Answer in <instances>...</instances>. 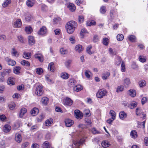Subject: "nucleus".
I'll use <instances>...</instances> for the list:
<instances>
[{
	"instance_id": "nucleus-1",
	"label": "nucleus",
	"mask_w": 148,
	"mask_h": 148,
	"mask_svg": "<svg viewBox=\"0 0 148 148\" xmlns=\"http://www.w3.org/2000/svg\"><path fill=\"white\" fill-rule=\"evenodd\" d=\"M77 26V23L73 21L68 22L66 25V28L67 32L69 34L73 33L75 28Z\"/></svg>"
},
{
	"instance_id": "nucleus-2",
	"label": "nucleus",
	"mask_w": 148,
	"mask_h": 148,
	"mask_svg": "<svg viewBox=\"0 0 148 148\" xmlns=\"http://www.w3.org/2000/svg\"><path fill=\"white\" fill-rule=\"evenodd\" d=\"M43 89V87L41 85L39 84L37 86L35 91L36 94L38 96L42 95L44 93Z\"/></svg>"
},
{
	"instance_id": "nucleus-3",
	"label": "nucleus",
	"mask_w": 148,
	"mask_h": 148,
	"mask_svg": "<svg viewBox=\"0 0 148 148\" xmlns=\"http://www.w3.org/2000/svg\"><path fill=\"white\" fill-rule=\"evenodd\" d=\"M107 92L105 90L101 89L97 93L96 96L97 97L101 98L106 95Z\"/></svg>"
},
{
	"instance_id": "nucleus-4",
	"label": "nucleus",
	"mask_w": 148,
	"mask_h": 148,
	"mask_svg": "<svg viewBox=\"0 0 148 148\" xmlns=\"http://www.w3.org/2000/svg\"><path fill=\"white\" fill-rule=\"evenodd\" d=\"M76 81L74 79H70L68 82V85L70 87L73 88L76 86Z\"/></svg>"
},
{
	"instance_id": "nucleus-5",
	"label": "nucleus",
	"mask_w": 148,
	"mask_h": 148,
	"mask_svg": "<svg viewBox=\"0 0 148 148\" xmlns=\"http://www.w3.org/2000/svg\"><path fill=\"white\" fill-rule=\"evenodd\" d=\"M74 114L75 117L78 119H81L83 117L82 113L79 110H75L74 112Z\"/></svg>"
},
{
	"instance_id": "nucleus-6",
	"label": "nucleus",
	"mask_w": 148,
	"mask_h": 148,
	"mask_svg": "<svg viewBox=\"0 0 148 148\" xmlns=\"http://www.w3.org/2000/svg\"><path fill=\"white\" fill-rule=\"evenodd\" d=\"M66 126V127H70L74 124V121L69 119H66L65 121Z\"/></svg>"
},
{
	"instance_id": "nucleus-7",
	"label": "nucleus",
	"mask_w": 148,
	"mask_h": 148,
	"mask_svg": "<svg viewBox=\"0 0 148 148\" xmlns=\"http://www.w3.org/2000/svg\"><path fill=\"white\" fill-rule=\"evenodd\" d=\"M64 101V103L65 105L68 106L72 105L73 102V101L68 97H66Z\"/></svg>"
},
{
	"instance_id": "nucleus-8",
	"label": "nucleus",
	"mask_w": 148,
	"mask_h": 148,
	"mask_svg": "<svg viewBox=\"0 0 148 148\" xmlns=\"http://www.w3.org/2000/svg\"><path fill=\"white\" fill-rule=\"evenodd\" d=\"M5 60L7 62L8 64L9 65L13 66L16 64V62L15 61L11 60L8 57L6 58Z\"/></svg>"
},
{
	"instance_id": "nucleus-9",
	"label": "nucleus",
	"mask_w": 148,
	"mask_h": 148,
	"mask_svg": "<svg viewBox=\"0 0 148 148\" xmlns=\"http://www.w3.org/2000/svg\"><path fill=\"white\" fill-rule=\"evenodd\" d=\"M47 31L46 28L45 27L43 26L40 28L38 33L39 34L42 35L45 34L46 33Z\"/></svg>"
},
{
	"instance_id": "nucleus-10",
	"label": "nucleus",
	"mask_w": 148,
	"mask_h": 148,
	"mask_svg": "<svg viewBox=\"0 0 148 148\" xmlns=\"http://www.w3.org/2000/svg\"><path fill=\"white\" fill-rule=\"evenodd\" d=\"M11 71V70L10 69L3 70L2 72H1L2 77H4L6 75L8 74Z\"/></svg>"
},
{
	"instance_id": "nucleus-11",
	"label": "nucleus",
	"mask_w": 148,
	"mask_h": 148,
	"mask_svg": "<svg viewBox=\"0 0 148 148\" xmlns=\"http://www.w3.org/2000/svg\"><path fill=\"white\" fill-rule=\"evenodd\" d=\"M21 24L22 23L21 19H18L14 23V27H19L21 26Z\"/></svg>"
},
{
	"instance_id": "nucleus-12",
	"label": "nucleus",
	"mask_w": 148,
	"mask_h": 148,
	"mask_svg": "<svg viewBox=\"0 0 148 148\" xmlns=\"http://www.w3.org/2000/svg\"><path fill=\"white\" fill-rule=\"evenodd\" d=\"M11 129V127L9 125L6 124L4 125L3 130L4 132L7 133L9 132Z\"/></svg>"
},
{
	"instance_id": "nucleus-13",
	"label": "nucleus",
	"mask_w": 148,
	"mask_h": 148,
	"mask_svg": "<svg viewBox=\"0 0 148 148\" xmlns=\"http://www.w3.org/2000/svg\"><path fill=\"white\" fill-rule=\"evenodd\" d=\"M81 144V141H73V144L71 145V147L72 148H77V147L76 146H78L79 145H80Z\"/></svg>"
},
{
	"instance_id": "nucleus-14",
	"label": "nucleus",
	"mask_w": 148,
	"mask_h": 148,
	"mask_svg": "<svg viewBox=\"0 0 148 148\" xmlns=\"http://www.w3.org/2000/svg\"><path fill=\"white\" fill-rule=\"evenodd\" d=\"M28 42L29 45H33L35 43V41L34 37L32 36H30L28 37Z\"/></svg>"
},
{
	"instance_id": "nucleus-15",
	"label": "nucleus",
	"mask_w": 148,
	"mask_h": 148,
	"mask_svg": "<svg viewBox=\"0 0 148 148\" xmlns=\"http://www.w3.org/2000/svg\"><path fill=\"white\" fill-rule=\"evenodd\" d=\"M75 50L79 53H81L83 51L82 46L80 45H77L75 48Z\"/></svg>"
},
{
	"instance_id": "nucleus-16",
	"label": "nucleus",
	"mask_w": 148,
	"mask_h": 148,
	"mask_svg": "<svg viewBox=\"0 0 148 148\" xmlns=\"http://www.w3.org/2000/svg\"><path fill=\"white\" fill-rule=\"evenodd\" d=\"M54 64L53 62L50 63L48 66V69L49 70L52 72H53L55 70V68L54 66Z\"/></svg>"
},
{
	"instance_id": "nucleus-17",
	"label": "nucleus",
	"mask_w": 148,
	"mask_h": 148,
	"mask_svg": "<svg viewBox=\"0 0 148 148\" xmlns=\"http://www.w3.org/2000/svg\"><path fill=\"white\" fill-rule=\"evenodd\" d=\"M34 57L36 59H38L40 62H42L43 60V57L42 55L40 54H35L34 55Z\"/></svg>"
},
{
	"instance_id": "nucleus-18",
	"label": "nucleus",
	"mask_w": 148,
	"mask_h": 148,
	"mask_svg": "<svg viewBox=\"0 0 148 148\" xmlns=\"http://www.w3.org/2000/svg\"><path fill=\"white\" fill-rule=\"evenodd\" d=\"M39 110L36 108H34L31 112V114L33 116L36 115L38 113Z\"/></svg>"
},
{
	"instance_id": "nucleus-19",
	"label": "nucleus",
	"mask_w": 148,
	"mask_h": 148,
	"mask_svg": "<svg viewBox=\"0 0 148 148\" xmlns=\"http://www.w3.org/2000/svg\"><path fill=\"white\" fill-rule=\"evenodd\" d=\"M27 112V110L25 108H22L20 110L19 116L20 118H22L25 114Z\"/></svg>"
},
{
	"instance_id": "nucleus-20",
	"label": "nucleus",
	"mask_w": 148,
	"mask_h": 148,
	"mask_svg": "<svg viewBox=\"0 0 148 148\" xmlns=\"http://www.w3.org/2000/svg\"><path fill=\"white\" fill-rule=\"evenodd\" d=\"M23 56L24 58L28 59L31 57V53L25 51L23 54Z\"/></svg>"
},
{
	"instance_id": "nucleus-21",
	"label": "nucleus",
	"mask_w": 148,
	"mask_h": 148,
	"mask_svg": "<svg viewBox=\"0 0 148 148\" xmlns=\"http://www.w3.org/2000/svg\"><path fill=\"white\" fill-rule=\"evenodd\" d=\"M128 93L130 95L133 97H135L136 94V91L132 89L129 90L128 91Z\"/></svg>"
},
{
	"instance_id": "nucleus-22",
	"label": "nucleus",
	"mask_w": 148,
	"mask_h": 148,
	"mask_svg": "<svg viewBox=\"0 0 148 148\" xmlns=\"http://www.w3.org/2000/svg\"><path fill=\"white\" fill-rule=\"evenodd\" d=\"M130 84V82L129 78H126L124 80V85L126 88Z\"/></svg>"
},
{
	"instance_id": "nucleus-23",
	"label": "nucleus",
	"mask_w": 148,
	"mask_h": 148,
	"mask_svg": "<svg viewBox=\"0 0 148 148\" xmlns=\"http://www.w3.org/2000/svg\"><path fill=\"white\" fill-rule=\"evenodd\" d=\"M68 8L72 12L75 11L76 8L75 6L72 3L69 4L68 6Z\"/></svg>"
},
{
	"instance_id": "nucleus-24",
	"label": "nucleus",
	"mask_w": 148,
	"mask_h": 148,
	"mask_svg": "<svg viewBox=\"0 0 148 148\" xmlns=\"http://www.w3.org/2000/svg\"><path fill=\"white\" fill-rule=\"evenodd\" d=\"M34 0H28L26 2L27 5L29 7H32L34 5Z\"/></svg>"
},
{
	"instance_id": "nucleus-25",
	"label": "nucleus",
	"mask_w": 148,
	"mask_h": 148,
	"mask_svg": "<svg viewBox=\"0 0 148 148\" xmlns=\"http://www.w3.org/2000/svg\"><path fill=\"white\" fill-rule=\"evenodd\" d=\"M8 83L9 85H13L14 84L15 82L14 79L13 77H10L8 80Z\"/></svg>"
},
{
	"instance_id": "nucleus-26",
	"label": "nucleus",
	"mask_w": 148,
	"mask_h": 148,
	"mask_svg": "<svg viewBox=\"0 0 148 148\" xmlns=\"http://www.w3.org/2000/svg\"><path fill=\"white\" fill-rule=\"evenodd\" d=\"M127 114L123 111L119 113V116L121 119H123L127 117Z\"/></svg>"
},
{
	"instance_id": "nucleus-27",
	"label": "nucleus",
	"mask_w": 148,
	"mask_h": 148,
	"mask_svg": "<svg viewBox=\"0 0 148 148\" xmlns=\"http://www.w3.org/2000/svg\"><path fill=\"white\" fill-rule=\"evenodd\" d=\"M61 77L64 79H67L69 77V75L66 72L62 73L61 74Z\"/></svg>"
},
{
	"instance_id": "nucleus-28",
	"label": "nucleus",
	"mask_w": 148,
	"mask_h": 148,
	"mask_svg": "<svg viewBox=\"0 0 148 148\" xmlns=\"http://www.w3.org/2000/svg\"><path fill=\"white\" fill-rule=\"evenodd\" d=\"M83 89L82 87L80 85H76L73 88L74 90L77 92L81 91Z\"/></svg>"
},
{
	"instance_id": "nucleus-29",
	"label": "nucleus",
	"mask_w": 148,
	"mask_h": 148,
	"mask_svg": "<svg viewBox=\"0 0 148 148\" xmlns=\"http://www.w3.org/2000/svg\"><path fill=\"white\" fill-rule=\"evenodd\" d=\"M41 102L45 105H46L49 102V99L46 97H43L42 99Z\"/></svg>"
},
{
	"instance_id": "nucleus-30",
	"label": "nucleus",
	"mask_w": 148,
	"mask_h": 148,
	"mask_svg": "<svg viewBox=\"0 0 148 148\" xmlns=\"http://www.w3.org/2000/svg\"><path fill=\"white\" fill-rule=\"evenodd\" d=\"M96 24V22L93 20L91 21L88 22L86 23V25L87 26H90L92 25H95Z\"/></svg>"
},
{
	"instance_id": "nucleus-31",
	"label": "nucleus",
	"mask_w": 148,
	"mask_h": 148,
	"mask_svg": "<svg viewBox=\"0 0 148 148\" xmlns=\"http://www.w3.org/2000/svg\"><path fill=\"white\" fill-rule=\"evenodd\" d=\"M42 148H49L50 147V144L47 141L45 142L42 145Z\"/></svg>"
},
{
	"instance_id": "nucleus-32",
	"label": "nucleus",
	"mask_w": 148,
	"mask_h": 148,
	"mask_svg": "<svg viewBox=\"0 0 148 148\" xmlns=\"http://www.w3.org/2000/svg\"><path fill=\"white\" fill-rule=\"evenodd\" d=\"M25 30L26 32L28 34L31 33L32 31V29L30 26L26 27L25 28Z\"/></svg>"
},
{
	"instance_id": "nucleus-33",
	"label": "nucleus",
	"mask_w": 148,
	"mask_h": 148,
	"mask_svg": "<svg viewBox=\"0 0 148 148\" xmlns=\"http://www.w3.org/2000/svg\"><path fill=\"white\" fill-rule=\"evenodd\" d=\"M15 140L18 143L21 142L22 140L21 135L20 134H18L16 136Z\"/></svg>"
},
{
	"instance_id": "nucleus-34",
	"label": "nucleus",
	"mask_w": 148,
	"mask_h": 148,
	"mask_svg": "<svg viewBox=\"0 0 148 148\" xmlns=\"http://www.w3.org/2000/svg\"><path fill=\"white\" fill-rule=\"evenodd\" d=\"M53 122V119H49L45 121V125L46 126H49Z\"/></svg>"
},
{
	"instance_id": "nucleus-35",
	"label": "nucleus",
	"mask_w": 148,
	"mask_h": 148,
	"mask_svg": "<svg viewBox=\"0 0 148 148\" xmlns=\"http://www.w3.org/2000/svg\"><path fill=\"white\" fill-rule=\"evenodd\" d=\"M132 137L133 138H136L137 137V132L135 130L132 131L130 133Z\"/></svg>"
},
{
	"instance_id": "nucleus-36",
	"label": "nucleus",
	"mask_w": 148,
	"mask_h": 148,
	"mask_svg": "<svg viewBox=\"0 0 148 148\" xmlns=\"http://www.w3.org/2000/svg\"><path fill=\"white\" fill-rule=\"evenodd\" d=\"M110 114L112 116L111 118L113 119V120L115 119L116 113L113 110H111L110 111Z\"/></svg>"
},
{
	"instance_id": "nucleus-37",
	"label": "nucleus",
	"mask_w": 148,
	"mask_h": 148,
	"mask_svg": "<svg viewBox=\"0 0 148 148\" xmlns=\"http://www.w3.org/2000/svg\"><path fill=\"white\" fill-rule=\"evenodd\" d=\"M110 75V73L108 72L103 74L102 77L103 80H106Z\"/></svg>"
},
{
	"instance_id": "nucleus-38",
	"label": "nucleus",
	"mask_w": 148,
	"mask_h": 148,
	"mask_svg": "<svg viewBox=\"0 0 148 148\" xmlns=\"http://www.w3.org/2000/svg\"><path fill=\"white\" fill-rule=\"evenodd\" d=\"M21 64L22 65L26 66H29L30 65L28 61L25 60H23L21 61Z\"/></svg>"
},
{
	"instance_id": "nucleus-39",
	"label": "nucleus",
	"mask_w": 148,
	"mask_h": 148,
	"mask_svg": "<svg viewBox=\"0 0 148 148\" xmlns=\"http://www.w3.org/2000/svg\"><path fill=\"white\" fill-rule=\"evenodd\" d=\"M101 145L103 147L106 148L110 146V144L108 143L107 141H106L102 142Z\"/></svg>"
},
{
	"instance_id": "nucleus-40",
	"label": "nucleus",
	"mask_w": 148,
	"mask_h": 148,
	"mask_svg": "<svg viewBox=\"0 0 148 148\" xmlns=\"http://www.w3.org/2000/svg\"><path fill=\"white\" fill-rule=\"evenodd\" d=\"M116 38L118 40L121 41L123 39L124 36L123 34H118L116 36Z\"/></svg>"
},
{
	"instance_id": "nucleus-41",
	"label": "nucleus",
	"mask_w": 148,
	"mask_h": 148,
	"mask_svg": "<svg viewBox=\"0 0 148 148\" xmlns=\"http://www.w3.org/2000/svg\"><path fill=\"white\" fill-rule=\"evenodd\" d=\"M11 2V0H5V1L4 3L3 4V6L4 7H5L8 4H10Z\"/></svg>"
},
{
	"instance_id": "nucleus-42",
	"label": "nucleus",
	"mask_w": 148,
	"mask_h": 148,
	"mask_svg": "<svg viewBox=\"0 0 148 148\" xmlns=\"http://www.w3.org/2000/svg\"><path fill=\"white\" fill-rule=\"evenodd\" d=\"M138 84L140 87H143L145 86L146 84L145 81L144 80H142L139 82Z\"/></svg>"
},
{
	"instance_id": "nucleus-43",
	"label": "nucleus",
	"mask_w": 148,
	"mask_h": 148,
	"mask_svg": "<svg viewBox=\"0 0 148 148\" xmlns=\"http://www.w3.org/2000/svg\"><path fill=\"white\" fill-rule=\"evenodd\" d=\"M137 105V103L136 102L132 103H131L129 105L128 107L131 109H133L136 107Z\"/></svg>"
},
{
	"instance_id": "nucleus-44",
	"label": "nucleus",
	"mask_w": 148,
	"mask_h": 148,
	"mask_svg": "<svg viewBox=\"0 0 148 148\" xmlns=\"http://www.w3.org/2000/svg\"><path fill=\"white\" fill-rule=\"evenodd\" d=\"M128 38L130 41L132 42H134L136 40V38L134 35H131L129 36Z\"/></svg>"
},
{
	"instance_id": "nucleus-45",
	"label": "nucleus",
	"mask_w": 148,
	"mask_h": 148,
	"mask_svg": "<svg viewBox=\"0 0 148 148\" xmlns=\"http://www.w3.org/2000/svg\"><path fill=\"white\" fill-rule=\"evenodd\" d=\"M20 69V67L19 66H15L14 69V73L16 74L19 73V70Z\"/></svg>"
},
{
	"instance_id": "nucleus-46",
	"label": "nucleus",
	"mask_w": 148,
	"mask_h": 148,
	"mask_svg": "<svg viewBox=\"0 0 148 148\" xmlns=\"http://www.w3.org/2000/svg\"><path fill=\"white\" fill-rule=\"evenodd\" d=\"M36 72L38 75H41L43 73L42 69L41 68H38L36 69Z\"/></svg>"
},
{
	"instance_id": "nucleus-47",
	"label": "nucleus",
	"mask_w": 148,
	"mask_h": 148,
	"mask_svg": "<svg viewBox=\"0 0 148 148\" xmlns=\"http://www.w3.org/2000/svg\"><path fill=\"white\" fill-rule=\"evenodd\" d=\"M87 33L88 32L85 29H83L81 30L80 34L81 36L83 37L84 34Z\"/></svg>"
},
{
	"instance_id": "nucleus-48",
	"label": "nucleus",
	"mask_w": 148,
	"mask_h": 148,
	"mask_svg": "<svg viewBox=\"0 0 148 148\" xmlns=\"http://www.w3.org/2000/svg\"><path fill=\"white\" fill-rule=\"evenodd\" d=\"M92 48V46L91 45H89L86 48V51L90 55L92 54L93 53V52H92L90 51V50Z\"/></svg>"
},
{
	"instance_id": "nucleus-49",
	"label": "nucleus",
	"mask_w": 148,
	"mask_h": 148,
	"mask_svg": "<svg viewBox=\"0 0 148 148\" xmlns=\"http://www.w3.org/2000/svg\"><path fill=\"white\" fill-rule=\"evenodd\" d=\"M124 89V87L123 86L121 85L118 87L116 92H121Z\"/></svg>"
},
{
	"instance_id": "nucleus-50",
	"label": "nucleus",
	"mask_w": 148,
	"mask_h": 148,
	"mask_svg": "<svg viewBox=\"0 0 148 148\" xmlns=\"http://www.w3.org/2000/svg\"><path fill=\"white\" fill-rule=\"evenodd\" d=\"M125 65L123 62H122L121 66V70L122 72H125Z\"/></svg>"
},
{
	"instance_id": "nucleus-51",
	"label": "nucleus",
	"mask_w": 148,
	"mask_h": 148,
	"mask_svg": "<svg viewBox=\"0 0 148 148\" xmlns=\"http://www.w3.org/2000/svg\"><path fill=\"white\" fill-rule=\"evenodd\" d=\"M15 106V103L14 102H12L9 105V107L11 110L13 109Z\"/></svg>"
},
{
	"instance_id": "nucleus-52",
	"label": "nucleus",
	"mask_w": 148,
	"mask_h": 148,
	"mask_svg": "<svg viewBox=\"0 0 148 148\" xmlns=\"http://www.w3.org/2000/svg\"><path fill=\"white\" fill-rule=\"evenodd\" d=\"M147 101H148V99L147 98L145 97H144L142 99V104L143 105L146 103Z\"/></svg>"
},
{
	"instance_id": "nucleus-53",
	"label": "nucleus",
	"mask_w": 148,
	"mask_h": 148,
	"mask_svg": "<svg viewBox=\"0 0 148 148\" xmlns=\"http://www.w3.org/2000/svg\"><path fill=\"white\" fill-rule=\"evenodd\" d=\"M100 12L103 14H104L106 11V8L104 6H102L100 9Z\"/></svg>"
},
{
	"instance_id": "nucleus-54",
	"label": "nucleus",
	"mask_w": 148,
	"mask_h": 148,
	"mask_svg": "<svg viewBox=\"0 0 148 148\" xmlns=\"http://www.w3.org/2000/svg\"><path fill=\"white\" fill-rule=\"evenodd\" d=\"M91 132L93 134H100V132L98 131L95 128H93L91 129Z\"/></svg>"
},
{
	"instance_id": "nucleus-55",
	"label": "nucleus",
	"mask_w": 148,
	"mask_h": 148,
	"mask_svg": "<svg viewBox=\"0 0 148 148\" xmlns=\"http://www.w3.org/2000/svg\"><path fill=\"white\" fill-rule=\"evenodd\" d=\"M61 53L62 54H66L67 51L66 50L64 49L63 48H62L60 50Z\"/></svg>"
},
{
	"instance_id": "nucleus-56",
	"label": "nucleus",
	"mask_w": 148,
	"mask_h": 148,
	"mask_svg": "<svg viewBox=\"0 0 148 148\" xmlns=\"http://www.w3.org/2000/svg\"><path fill=\"white\" fill-rule=\"evenodd\" d=\"M117 61H116V64L117 66L120 65L121 62V59L120 57H118L117 58Z\"/></svg>"
},
{
	"instance_id": "nucleus-57",
	"label": "nucleus",
	"mask_w": 148,
	"mask_h": 148,
	"mask_svg": "<svg viewBox=\"0 0 148 148\" xmlns=\"http://www.w3.org/2000/svg\"><path fill=\"white\" fill-rule=\"evenodd\" d=\"M18 39L19 41L22 43L24 42V40L23 37L21 36H19L18 37Z\"/></svg>"
},
{
	"instance_id": "nucleus-58",
	"label": "nucleus",
	"mask_w": 148,
	"mask_h": 148,
	"mask_svg": "<svg viewBox=\"0 0 148 148\" xmlns=\"http://www.w3.org/2000/svg\"><path fill=\"white\" fill-rule=\"evenodd\" d=\"M0 147L4 148L5 147V142L4 140H2L0 142Z\"/></svg>"
},
{
	"instance_id": "nucleus-59",
	"label": "nucleus",
	"mask_w": 148,
	"mask_h": 148,
	"mask_svg": "<svg viewBox=\"0 0 148 148\" xmlns=\"http://www.w3.org/2000/svg\"><path fill=\"white\" fill-rule=\"evenodd\" d=\"M145 121L142 122H138V125H140V127H142L143 126V128L145 127Z\"/></svg>"
},
{
	"instance_id": "nucleus-60",
	"label": "nucleus",
	"mask_w": 148,
	"mask_h": 148,
	"mask_svg": "<svg viewBox=\"0 0 148 148\" xmlns=\"http://www.w3.org/2000/svg\"><path fill=\"white\" fill-rule=\"evenodd\" d=\"M139 60L140 62H144L146 61L145 59L143 57L141 56H139Z\"/></svg>"
},
{
	"instance_id": "nucleus-61",
	"label": "nucleus",
	"mask_w": 148,
	"mask_h": 148,
	"mask_svg": "<svg viewBox=\"0 0 148 148\" xmlns=\"http://www.w3.org/2000/svg\"><path fill=\"white\" fill-rule=\"evenodd\" d=\"M84 114L86 116H89L90 115V111L88 110H86L84 112Z\"/></svg>"
},
{
	"instance_id": "nucleus-62",
	"label": "nucleus",
	"mask_w": 148,
	"mask_h": 148,
	"mask_svg": "<svg viewBox=\"0 0 148 148\" xmlns=\"http://www.w3.org/2000/svg\"><path fill=\"white\" fill-rule=\"evenodd\" d=\"M84 20V18L83 16H79V22L80 23H82Z\"/></svg>"
},
{
	"instance_id": "nucleus-63",
	"label": "nucleus",
	"mask_w": 148,
	"mask_h": 148,
	"mask_svg": "<svg viewBox=\"0 0 148 148\" xmlns=\"http://www.w3.org/2000/svg\"><path fill=\"white\" fill-rule=\"evenodd\" d=\"M108 39L106 38H104L103 40V43L105 45H107L108 44Z\"/></svg>"
},
{
	"instance_id": "nucleus-64",
	"label": "nucleus",
	"mask_w": 148,
	"mask_h": 148,
	"mask_svg": "<svg viewBox=\"0 0 148 148\" xmlns=\"http://www.w3.org/2000/svg\"><path fill=\"white\" fill-rule=\"evenodd\" d=\"M6 39V36L4 35H0V40L5 41Z\"/></svg>"
}]
</instances>
